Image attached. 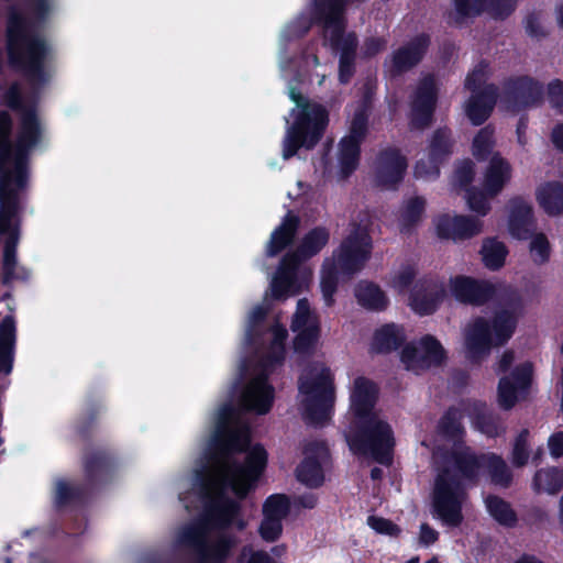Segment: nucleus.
<instances>
[{
  "label": "nucleus",
  "instance_id": "nucleus-1",
  "mask_svg": "<svg viewBox=\"0 0 563 563\" xmlns=\"http://www.w3.org/2000/svg\"><path fill=\"white\" fill-rule=\"evenodd\" d=\"M31 14L26 16L12 5L8 13L5 51L10 67L22 74L33 89H41L52 78L47 62L52 46L38 30L48 20L54 0H24Z\"/></svg>",
  "mask_w": 563,
  "mask_h": 563
},
{
  "label": "nucleus",
  "instance_id": "nucleus-2",
  "mask_svg": "<svg viewBox=\"0 0 563 563\" xmlns=\"http://www.w3.org/2000/svg\"><path fill=\"white\" fill-rule=\"evenodd\" d=\"M240 500L220 492L206 503L201 520L180 531L179 542L202 563H225L239 542L236 536L225 531L232 527L244 531L247 526Z\"/></svg>",
  "mask_w": 563,
  "mask_h": 563
},
{
  "label": "nucleus",
  "instance_id": "nucleus-3",
  "mask_svg": "<svg viewBox=\"0 0 563 563\" xmlns=\"http://www.w3.org/2000/svg\"><path fill=\"white\" fill-rule=\"evenodd\" d=\"M486 453L472 448L452 450L450 457L454 473L449 467L439 471L431 494V512L443 525L457 528L464 520L463 505L467 497L463 481L477 485L484 468Z\"/></svg>",
  "mask_w": 563,
  "mask_h": 563
},
{
  "label": "nucleus",
  "instance_id": "nucleus-4",
  "mask_svg": "<svg viewBox=\"0 0 563 563\" xmlns=\"http://www.w3.org/2000/svg\"><path fill=\"white\" fill-rule=\"evenodd\" d=\"M503 305L490 319L476 317L467 327L465 346L471 362L479 363L490 354L493 347L506 345L515 334L523 312L522 297L517 290L509 289L503 298Z\"/></svg>",
  "mask_w": 563,
  "mask_h": 563
},
{
  "label": "nucleus",
  "instance_id": "nucleus-5",
  "mask_svg": "<svg viewBox=\"0 0 563 563\" xmlns=\"http://www.w3.org/2000/svg\"><path fill=\"white\" fill-rule=\"evenodd\" d=\"M350 0H313L311 21L322 27V37L333 52H339L338 79L349 84L356 71L358 38L355 32H346V5Z\"/></svg>",
  "mask_w": 563,
  "mask_h": 563
},
{
  "label": "nucleus",
  "instance_id": "nucleus-6",
  "mask_svg": "<svg viewBox=\"0 0 563 563\" xmlns=\"http://www.w3.org/2000/svg\"><path fill=\"white\" fill-rule=\"evenodd\" d=\"M289 98L299 109L283 140V158L290 159L300 148L313 150L322 140L329 125V111L318 102L310 101L296 88H290Z\"/></svg>",
  "mask_w": 563,
  "mask_h": 563
},
{
  "label": "nucleus",
  "instance_id": "nucleus-7",
  "mask_svg": "<svg viewBox=\"0 0 563 563\" xmlns=\"http://www.w3.org/2000/svg\"><path fill=\"white\" fill-rule=\"evenodd\" d=\"M350 450L355 455L372 456L383 465L393 461L395 438L390 424L376 413L354 417L345 434Z\"/></svg>",
  "mask_w": 563,
  "mask_h": 563
},
{
  "label": "nucleus",
  "instance_id": "nucleus-8",
  "mask_svg": "<svg viewBox=\"0 0 563 563\" xmlns=\"http://www.w3.org/2000/svg\"><path fill=\"white\" fill-rule=\"evenodd\" d=\"M13 121L9 112L0 111V195L23 194L29 186V162L32 150L18 170L16 141L11 142Z\"/></svg>",
  "mask_w": 563,
  "mask_h": 563
},
{
  "label": "nucleus",
  "instance_id": "nucleus-9",
  "mask_svg": "<svg viewBox=\"0 0 563 563\" xmlns=\"http://www.w3.org/2000/svg\"><path fill=\"white\" fill-rule=\"evenodd\" d=\"M238 417L236 408L228 402L218 412L216 429L210 440L207 459L219 463L234 453H243L251 442V429L246 423L232 427Z\"/></svg>",
  "mask_w": 563,
  "mask_h": 563
},
{
  "label": "nucleus",
  "instance_id": "nucleus-10",
  "mask_svg": "<svg viewBox=\"0 0 563 563\" xmlns=\"http://www.w3.org/2000/svg\"><path fill=\"white\" fill-rule=\"evenodd\" d=\"M299 390L306 395L303 401V418L308 424L323 427L333 415L335 401L334 377L329 367L312 376L302 379Z\"/></svg>",
  "mask_w": 563,
  "mask_h": 563
},
{
  "label": "nucleus",
  "instance_id": "nucleus-11",
  "mask_svg": "<svg viewBox=\"0 0 563 563\" xmlns=\"http://www.w3.org/2000/svg\"><path fill=\"white\" fill-rule=\"evenodd\" d=\"M1 102L20 113V130L16 135L18 170L21 169L27 150H33L42 137V126L37 114L36 100L26 103L18 82H13L2 93Z\"/></svg>",
  "mask_w": 563,
  "mask_h": 563
},
{
  "label": "nucleus",
  "instance_id": "nucleus-12",
  "mask_svg": "<svg viewBox=\"0 0 563 563\" xmlns=\"http://www.w3.org/2000/svg\"><path fill=\"white\" fill-rule=\"evenodd\" d=\"M22 194L0 195V235L7 239L3 245V258L0 282L10 285L16 277V249L20 240V213Z\"/></svg>",
  "mask_w": 563,
  "mask_h": 563
},
{
  "label": "nucleus",
  "instance_id": "nucleus-13",
  "mask_svg": "<svg viewBox=\"0 0 563 563\" xmlns=\"http://www.w3.org/2000/svg\"><path fill=\"white\" fill-rule=\"evenodd\" d=\"M80 461L84 482L92 492L102 489L115 478L119 460L111 446L97 443L84 445Z\"/></svg>",
  "mask_w": 563,
  "mask_h": 563
},
{
  "label": "nucleus",
  "instance_id": "nucleus-14",
  "mask_svg": "<svg viewBox=\"0 0 563 563\" xmlns=\"http://www.w3.org/2000/svg\"><path fill=\"white\" fill-rule=\"evenodd\" d=\"M373 250L372 236L361 225H356L341 242L333 253L335 266L341 274L352 276L361 272L371 258Z\"/></svg>",
  "mask_w": 563,
  "mask_h": 563
},
{
  "label": "nucleus",
  "instance_id": "nucleus-15",
  "mask_svg": "<svg viewBox=\"0 0 563 563\" xmlns=\"http://www.w3.org/2000/svg\"><path fill=\"white\" fill-rule=\"evenodd\" d=\"M243 464H234L230 477V487L239 499H244L255 488L256 483L267 466L268 454L265 448L256 443L246 446Z\"/></svg>",
  "mask_w": 563,
  "mask_h": 563
},
{
  "label": "nucleus",
  "instance_id": "nucleus-16",
  "mask_svg": "<svg viewBox=\"0 0 563 563\" xmlns=\"http://www.w3.org/2000/svg\"><path fill=\"white\" fill-rule=\"evenodd\" d=\"M455 140L453 132L448 126L435 129L428 143V159H419L415 165L416 178L435 179L440 176L441 166L453 154Z\"/></svg>",
  "mask_w": 563,
  "mask_h": 563
},
{
  "label": "nucleus",
  "instance_id": "nucleus-17",
  "mask_svg": "<svg viewBox=\"0 0 563 563\" xmlns=\"http://www.w3.org/2000/svg\"><path fill=\"white\" fill-rule=\"evenodd\" d=\"M543 85L528 75L510 76L503 82L501 99L514 112L536 107L543 99Z\"/></svg>",
  "mask_w": 563,
  "mask_h": 563
},
{
  "label": "nucleus",
  "instance_id": "nucleus-18",
  "mask_svg": "<svg viewBox=\"0 0 563 563\" xmlns=\"http://www.w3.org/2000/svg\"><path fill=\"white\" fill-rule=\"evenodd\" d=\"M446 358V351L432 334L421 336L418 345L407 343L400 352V360L406 368L416 372L440 367Z\"/></svg>",
  "mask_w": 563,
  "mask_h": 563
},
{
  "label": "nucleus",
  "instance_id": "nucleus-19",
  "mask_svg": "<svg viewBox=\"0 0 563 563\" xmlns=\"http://www.w3.org/2000/svg\"><path fill=\"white\" fill-rule=\"evenodd\" d=\"M438 98L439 89L434 77H423L411 97L409 124L412 130H424L432 124Z\"/></svg>",
  "mask_w": 563,
  "mask_h": 563
},
{
  "label": "nucleus",
  "instance_id": "nucleus-20",
  "mask_svg": "<svg viewBox=\"0 0 563 563\" xmlns=\"http://www.w3.org/2000/svg\"><path fill=\"white\" fill-rule=\"evenodd\" d=\"M451 295L463 305L481 307L496 296V286L489 280L476 279L471 276L456 275L449 282Z\"/></svg>",
  "mask_w": 563,
  "mask_h": 563
},
{
  "label": "nucleus",
  "instance_id": "nucleus-21",
  "mask_svg": "<svg viewBox=\"0 0 563 563\" xmlns=\"http://www.w3.org/2000/svg\"><path fill=\"white\" fill-rule=\"evenodd\" d=\"M275 397V389L269 384L267 371H258L241 394V405L249 411L266 415L271 411Z\"/></svg>",
  "mask_w": 563,
  "mask_h": 563
},
{
  "label": "nucleus",
  "instance_id": "nucleus-22",
  "mask_svg": "<svg viewBox=\"0 0 563 563\" xmlns=\"http://www.w3.org/2000/svg\"><path fill=\"white\" fill-rule=\"evenodd\" d=\"M533 367L530 362L516 366L509 376L498 383V402L504 410L512 409L518 401V394L528 393L532 382Z\"/></svg>",
  "mask_w": 563,
  "mask_h": 563
},
{
  "label": "nucleus",
  "instance_id": "nucleus-23",
  "mask_svg": "<svg viewBox=\"0 0 563 563\" xmlns=\"http://www.w3.org/2000/svg\"><path fill=\"white\" fill-rule=\"evenodd\" d=\"M408 167L407 158L396 147L379 152L375 170V181L387 189H396L402 181Z\"/></svg>",
  "mask_w": 563,
  "mask_h": 563
},
{
  "label": "nucleus",
  "instance_id": "nucleus-24",
  "mask_svg": "<svg viewBox=\"0 0 563 563\" xmlns=\"http://www.w3.org/2000/svg\"><path fill=\"white\" fill-rule=\"evenodd\" d=\"M430 45V35L428 33H420L398 47L391 55L390 74L393 76H400L411 70L422 62Z\"/></svg>",
  "mask_w": 563,
  "mask_h": 563
},
{
  "label": "nucleus",
  "instance_id": "nucleus-25",
  "mask_svg": "<svg viewBox=\"0 0 563 563\" xmlns=\"http://www.w3.org/2000/svg\"><path fill=\"white\" fill-rule=\"evenodd\" d=\"M483 223L472 216L441 214L435 222L437 235L443 240H468L482 232Z\"/></svg>",
  "mask_w": 563,
  "mask_h": 563
},
{
  "label": "nucleus",
  "instance_id": "nucleus-26",
  "mask_svg": "<svg viewBox=\"0 0 563 563\" xmlns=\"http://www.w3.org/2000/svg\"><path fill=\"white\" fill-rule=\"evenodd\" d=\"M302 262L287 252L280 260L277 272L272 280V295L275 299H284L297 295L300 290L298 269Z\"/></svg>",
  "mask_w": 563,
  "mask_h": 563
},
{
  "label": "nucleus",
  "instance_id": "nucleus-27",
  "mask_svg": "<svg viewBox=\"0 0 563 563\" xmlns=\"http://www.w3.org/2000/svg\"><path fill=\"white\" fill-rule=\"evenodd\" d=\"M445 290L432 279H419L409 295V305L420 316H429L437 311L443 301Z\"/></svg>",
  "mask_w": 563,
  "mask_h": 563
},
{
  "label": "nucleus",
  "instance_id": "nucleus-28",
  "mask_svg": "<svg viewBox=\"0 0 563 563\" xmlns=\"http://www.w3.org/2000/svg\"><path fill=\"white\" fill-rule=\"evenodd\" d=\"M508 230L518 240H529L536 230V219L531 203L522 197H512L509 202Z\"/></svg>",
  "mask_w": 563,
  "mask_h": 563
},
{
  "label": "nucleus",
  "instance_id": "nucleus-29",
  "mask_svg": "<svg viewBox=\"0 0 563 563\" xmlns=\"http://www.w3.org/2000/svg\"><path fill=\"white\" fill-rule=\"evenodd\" d=\"M378 386L365 376H357L350 395V408L354 417L373 415L378 399Z\"/></svg>",
  "mask_w": 563,
  "mask_h": 563
},
{
  "label": "nucleus",
  "instance_id": "nucleus-30",
  "mask_svg": "<svg viewBox=\"0 0 563 563\" xmlns=\"http://www.w3.org/2000/svg\"><path fill=\"white\" fill-rule=\"evenodd\" d=\"M498 96L495 84H487L482 90L472 93L466 104V115L473 125H482L490 117Z\"/></svg>",
  "mask_w": 563,
  "mask_h": 563
},
{
  "label": "nucleus",
  "instance_id": "nucleus-31",
  "mask_svg": "<svg viewBox=\"0 0 563 563\" xmlns=\"http://www.w3.org/2000/svg\"><path fill=\"white\" fill-rule=\"evenodd\" d=\"M300 225V219L288 211L280 224L272 232L266 246V255L274 257L286 250L292 242Z\"/></svg>",
  "mask_w": 563,
  "mask_h": 563
},
{
  "label": "nucleus",
  "instance_id": "nucleus-32",
  "mask_svg": "<svg viewBox=\"0 0 563 563\" xmlns=\"http://www.w3.org/2000/svg\"><path fill=\"white\" fill-rule=\"evenodd\" d=\"M510 178L511 166L508 161L501 157L499 153L493 154L483 180V188L486 194L490 198L496 197L504 189Z\"/></svg>",
  "mask_w": 563,
  "mask_h": 563
},
{
  "label": "nucleus",
  "instance_id": "nucleus-33",
  "mask_svg": "<svg viewBox=\"0 0 563 563\" xmlns=\"http://www.w3.org/2000/svg\"><path fill=\"white\" fill-rule=\"evenodd\" d=\"M93 492L85 482L71 485L65 479H57L54 492V505L57 510L82 506Z\"/></svg>",
  "mask_w": 563,
  "mask_h": 563
},
{
  "label": "nucleus",
  "instance_id": "nucleus-34",
  "mask_svg": "<svg viewBox=\"0 0 563 563\" xmlns=\"http://www.w3.org/2000/svg\"><path fill=\"white\" fill-rule=\"evenodd\" d=\"M15 341V320L5 316L0 322V374L9 375L13 369Z\"/></svg>",
  "mask_w": 563,
  "mask_h": 563
},
{
  "label": "nucleus",
  "instance_id": "nucleus-35",
  "mask_svg": "<svg viewBox=\"0 0 563 563\" xmlns=\"http://www.w3.org/2000/svg\"><path fill=\"white\" fill-rule=\"evenodd\" d=\"M405 342L404 328L395 323H387L374 332L371 350L377 354H388L404 347Z\"/></svg>",
  "mask_w": 563,
  "mask_h": 563
},
{
  "label": "nucleus",
  "instance_id": "nucleus-36",
  "mask_svg": "<svg viewBox=\"0 0 563 563\" xmlns=\"http://www.w3.org/2000/svg\"><path fill=\"white\" fill-rule=\"evenodd\" d=\"M329 241L330 231L325 227H314L303 235L299 245L289 253L295 254L301 262H306L319 254Z\"/></svg>",
  "mask_w": 563,
  "mask_h": 563
},
{
  "label": "nucleus",
  "instance_id": "nucleus-37",
  "mask_svg": "<svg viewBox=\"0 0 563 563\" xmlns=\"http://www.w3.org/2000/svg\"><path fill=\"white\" fill-rule=\"evenodd\" d=\"M103 409L101 401L89 398L85 409L78 416L74 423L76 435L85 443H93L92 437L97 429L98 418Z\"/></svg>",
  "mask_w": 563,
  "mask_h": 563
},
{
  "label": "nucleus",
  "instance_id": "nucleus-38",
  "mask_svg": "<svg viewBox=\"0 0 563 563\" xmlns=\"http://www.w3.org/2000/svg\"><path fill=\"white\" fill-rule=\"evenodd\" d=\"M372 110V95L366 91L357 103L349 128V133L343 137L363 143L368 133V121Z\"/></svg>",
  "mask_w": 563,
  "mask_h": 563
},
{
  "label": "nucleus",
  "instance_id": "nucleus-39",
  "mask_svg": "<svg viewBox=\"0 0 563 563\" xmlns=\"http://www.w3.org/2000/svg\"><path fill=\"white\" fill-rule=\"evenodd\" d=\"M362 144L346 137L340 140L338 144V162L341 178H349L358 168Z\"/></svg>",
  "mask_w": 563,
  "mask_h": 563
},
{
  "label": "nucleus",
  "instance_id": "nucleus-40",
  "mask_svg": "<svg viewBox=\"0 0 563 563\" xmlns=\"http://www.w3.org/2000/svg\"><path fill=\"white\" fill-rule=\"evenodd\" d=\"M354 295L357 302L367 310L383 311L389 305L386 294L373 282L361 280Z\"/></svg>",
  "mask_w": 563,
  "mask_h": 563
},
{
  "label": "nucleus",
  "instance_id": "nucleus-41",
  "mask_svg": "<svg viewBox=\"0 0 563 563\" xmlns=\"http://www.w3.org/2000/svg\"><path fill=\"white\" fill-rule=\"evenodd\" d=\"M537 201L549 216L563 213V184L556 180L548 181L537 189Z\"/></svg>",
  "mask_w": 563,
  "mask_h": 563
},
{
  "label": "nucleus",
  "instance_id": "nucleus-42",
  "mask_svg": "<svg viewBox=\"0 0 563 563\" xmlns=\"http://www.w3.org/2000/svg\"><path fill=\"white\" fill-rule=\"evenodd\" d=\"M454 11L448 15V24L463 27L485 13L486 0H453Z\"/></svg>",
  "mask_w": 563,
  "mask_h": 563
},
{
  "label": "nucleus",
  "instance_id": "nucleus-43",
  "mask_svg": "<svg viewBox=\"0 0 563 563\" xmlns=\"http://www.w3.org/2000/svg\"><path fill=\"white\" fill-rule=\"evenodd\" d=\"M489 516L505 528H515L518 523V515L511 504L498 495L489 494L484 499Z\"/></svg>",
  "mask_w": 563,
  "mask_h": 563
},
{
  "label": "nucleus",
  "instance_id": "nucleus-44",
  "mask_svg": "<svg viewBox=\"0 0 563 563\" xmlns=\"http://www.w3.org/2000/svg\"><path fill=\"white\" fill-rule=\"evenodd\" d=\"M483 472H486L493 485L508 488L514 475L506 461L494 452L486 453Z\"/></svg>",
  "mask_w": 563,
  "mask_h": 563
},
{
  "label": "nucleus",
  "instance_id": "nucleus-45",
  "mask_svg": "<svg viewBox=\"0 0 563 563\" xmlns=\"http://www.w3.org/2000/svg\"><path fill=\"white\" fill-rule=\"evenodd\" d=\"M296 476L309 488H319L324 482L322 465L314 456H307L301 461L296 468Z\"/></svg>",
  "mask_w": 563,
  "mask_h": 563
},
{
  "label": "nucleus",
  "instance_id": "nucleus-46",
  "mask_svg": "<svg viewBox=\"0 0 563 563\" xmlns=\"http://www.w3.org/2000/svg\"><path fill=\"white\" fill-rule=\"evenodd\" d=\"M321 336L320 322H313L306 329H300L296 332L292 340L294 351L303 356H311L314 354L319 339Z\"/></svg>",
  "mask_w": 563,
  "mask_h": 563
},
{
  "label": "nucleus",
  "instance_id": "nucleus-47",
  "mask_svg": "<svg viewBox=\"0 0 563 563\" xmlns=\"http://www.w3.org/2000/svg\"><path fill=\"white\" fill-rule=\"evenodd\" d=\"M537 493L558 494L563 488V468H541L536 472L532 482Z\"/></svg>",
  "mask_w": 563,
  "mask_h": 563
},
{
  "label": "nucleus",
  "instance_id": "nucleus-48",
  "mask_svg": "<svg viewBox=\"0 0 563 563\" xmlns=\"http://www.w3.org/2000/svg\"><path fill=\"white\" fill-rule=\"evenodd\" d=\"M438 428L445 439L461 441L465 434L461 410L454 406L449 407L441 417Z\"/></svg>",
  "mask_w": 563,
  "mask_h": 563
},
{
  "label": "nucleus",
  "instance_id": "nucleus-49",
  "mask_svg": "<svg viewBox=\"0 0 563 563\" xmlns=\"http://www.w3.org/2000/svg\"><path fill=\"white\" fill-rule=\"evenodd\" d=\"M481 254L483 263L488 269L498 271L505 265L508 250L505 243L496 238H487L483 242Z\"/></svg>",
  "mask_w": 563,
  "mask_h": 563
},
{
  "label": "nucleus",
  "instance_id": "nucleus-50",
  "mask_svg": "<svg viewBox=\"0 0 563 563\" xmlns=\"http://www.w3.org/2000/svg\"><path fill=\"white\" fill-rule=\"evenodd\" d=\"M290 498L285 494H273L268 496L262 508L265 516L284 520L290 512Z\"/></svg>",
  "mask_w": 563,
  "mask_h": 563
},
{
  "label": "nucleus",
  "instance_id": "nucleus-51",
  "mask_svg": "<svg viewBox=\"0 0 563 563\" xmlns=\"http://www.w3.org/2000/svg\"><path fill=\"white\" fill-rule=\"evenodd\" d=\"M494 147V131L489 125L482 128L473 139L472 153L479 161H486Z\"/></svg>",
  "mask_w": 563,
  "mask_h": 563
},
{
  "label": "nucleus",
  "instance_id": "nucleus-52",
  "mask_svg": "<svg viewBox=\"0 0 563 563\" xmlns=\"http://www.w3.org/2000/svg\"><path fill=\"white\" fill-rule=\"evenodd\" d=\"M340 269L335 264L324 266L322 271L320 287L323 296V300L327 307H331L334 303V294L338 289Z\"/></svg>",
  "mask_w": 563,
  "mask_h": 563
},
{
  "label": "nucleus",
  "instance_id": "nucleus-53",
  "mask_svg": "<svg viewBox=\"0 0 563 563\" xmlns=\"http://www.w3.org/2000/svg\"><path fill=\"white\" fill-rule=\"evenodd\" d=\"M475 424L482 433L489 438H497L505 431L500 417L490 411L478 412L475 417Z\"/></svg>",
  "mask_w": 563,
  "mask_h": 563
},
{
  "label": "nucleus",
  "instance_id": "nucleus-54",
  "mask_svg": "<svg viewBox=\"0 0 563 563\" xmlns=\"http://www.w3.org/2000/svg\"><path fill=\"white\" fill-rule=\"evenodd\" d=\"M424 208V198L416 196L409 199L401 213L402 230L417 225L422 218Z\"/></svg>",
  "mask_w": 563,
  "mask_h": 563
},
{
  "label": "nucleus",
  "instance_id": "nucleus-55",
  "mask_svg": "<svg viewBox=\"0 0 563 563\" xmlns=\"http://www.w3.org/2000/svg\"><path fill=\"white\" fill-rule=\"evenodd\" d=\"M530 239L529 249L533 263L537 265L548 263L551 256V245L547 235L542 232H532V236Z\"/></svg>",
  "mask_w": 563,
  "mask_h": 563
},
{
  "label": "nucleus",
  "instance_id": "nucleus-56",
  "mask_svg": "<svg viewBox=\"0 0 563 563\" xmlns=\"http://www.w3.org/2000/svg\"><path fill=\"white\" fill-rule=\"evenodd\" d=\"M519 0H486L485 13L495 21H505L516 11Z\"/></svg>",
  "mask_w": 563,
  "mask_h": 563
},
{
  "label": "nucleus",
  "instance_id": "nucleus-57",
  "mask_svg": "<svg viewBox=\"0 0 563 563\" xmlns=\"http://www.w3.org/2000/svg\"><path fill=\"white\" fill-rule=\"evenodd\" d=\"M488 198L490 197L486 194L484 188L478 189L477 187H470L466 189L468 208L482 217H485L490 211Z\"/></svg>",
  "mask_w": 563,
  "mask_h": 563
},
{
  "label": "nucleus",
  "instance_id": "nucleus-58",
  "mask_svg": "<svg viewBox=\"0 0 563 563\" xmlns=\"http://www.w3.org/2000/svg\"><path fill=\"white\" fill-rule=\"evenodd\" d=\"M283 533V521L263 515L258 526V534L265 542H276Z\"/></svg>",
  "mask_w": 563,
  "mask_h": 563
},
{
  "label": "nucleus",
  "instance_id": "nucleus-59",
  "mask_svg": "<svg viewBox=\"0 0 563 563\" xmlns=\"http://www.w3.org/2000/svg\"><path fill=\"white\" fill-rule=\"evenodd\" d=\"M367 525L376 533L388 536L391 538H398L402 531L401 528L395 522H393L390 519L374 515L367 517Z\"/></svg>",
  "mask_w": 563,
  "mask_h": 563
},
{
  "label": "nucleus",
  "instance_id": "nucleus-60",
  "mask_svg": "<svg viewBox=\"0 0 563 563\" xmlns=\"http://www.w3.org/2000/svg\"><path fill=\"white\" fill-rule=\"evenodd\" d=\"M528 435L529 431L527 429H523L519 432L515 440L511 461L516 467H522L528 463Z\"/></svg>",
  "mask_w": 563,
  "mask_h": 563
},
{
  "label": "nucleus",
  "instance_id": "nucleus-61",
  "mask_svg": "<svg viewBox=\"0 0 563 563\" xmlns=\"http://www.w3.org/2000/svg\"><path fill=\"white\" fill-rule=\"evenodd\" d=\"M475 177V167L474 163L471 159H464L460 165L456 166L454 170V185L460 187L461 189L466 190L472 187Z\"/></svg>",
  "mask_w": 563,
  "mask_h": 563
},
{
  "label": "nucleus",
  "instance_id": "nucleus-62",
  "mask_svg": "<svg viewBox=\"0 0 563 563\" xmlns=\"http://www.w3.org/2000/svg\"><path fill=\"white\" fill-rule=\"evenodd\" d=\"M286 357V347L269 345L267 352L260 360L257 366L260 371H267L268 375L276 365H282Z\"/></svg>",
  "mask_w": 563,
  "mask_h": 563
},
{
  "label": "nucleus",
  "instance_id": "nucleus-63",
  "mask_svg": "<svg viewBox=\"0 0 563 563\" xmlns=\"http://www.w3.org/2000/svg\"><path fill=\"white\" fill-rule=\"evenodd\" d=\"M313 322H319V320L316 317H311L306 299H300L297 311L291 320V331H300V329H306V327L311 325Z\"/></svg>",
  "mask_w": 563,
  "mask_h": 563
},
{
  "label": "nucleus",
  "instance_id": "nucleus-64",
  "mask_svg": "<svg viewBox=\"0 0 563 563\" xmlns=\"http://www.w3.org/2000/svg\"><path fill=\"white\" fill-rule=\"evenodd\" d=\"M548 100L551 107L560 114H563V81L553 79L548 84Z\"/></svg>",
  "mask_w": 563,
  "mask_h": 563
}]
</instances>
